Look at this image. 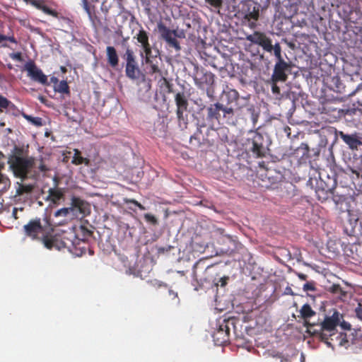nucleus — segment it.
Segmentation results:
<instances>
[{"label": "nucleus", "instance_id": "nucleus-1", "mask_svg": "<svg viewBox=\"0 0 362 362\" xmlns=\"http://www.w3.org/2000/svg\"><path fill=\"white\" fill-rule=\"evenodd\" d=\"M8 164L14 176L23 181L34 165V158L23 156L22 148L15 146L13 153L8 156Z\"/></svg>", "mask_w": 362, "mask_h": 362}, {"label": "nucleus", "instance_id": "nucleus-2", "mask_svg": "<svg viewBox=\"0 0 362 362\" xmlns=\"http://www.w3.org/2000/svg\"><path fill=\"white\" fill-rule=\"evenodd\" d=\"M220 275L219 267L216 264L205 265V261L199 259L193 266L192 276L197 281L204 286V284H209L211 287H218V282L217 276Z\"/></svg>", "mask_w": 362, "mask_h": 362}, {"label": "nucleus", "instance_id": "nucleus-3", "mask_svg": "<svg viewBox=\"0 0 362 362\" xmlns=\"http://www.w3.org/2000/svg\"><path fill=\"white\" fill-rule=\"evenodd\" d=\"M343 320V315L334 310L331 316H326L320 325V330L317 332L321 341L329 346H333L334 336L336 335V328Z\"/></svg>", "mask_w": 362, "mask_h": 362}, {"label": "nucleus", "instance_id": "nucleus-4", "mask_svg": "<svg viewBox=\"0 0 362 362\" xmlns=\"http://www.w3.org/2000/svg\"><path fill=\"white\" fill-rule=\"evenodd\" d=\"M25 234L33 240H40L41 236L53 231L50 218L45 215L42 218H35L23 226Z\"/></svg>", "mask_w": 362, "mask_h": 362}, {"label": "nucleus", "instance_id": "nucleus-5", "mask_svg": "<svg viewBox=\"0 0 362 362\" xmlns=\"http://www.w3.org/2000/svg\"><path fill=\"white\" fill-rule=\"evenodd\" d=\"M246 40L253 44L257 45L269 53L274 52L276 62L284 61L281 52V47L279 42L272 45V39L264 33L255 31L253 34L248 35Z\"/></svg>", "mask_w": 362, "mask_h": 362}, {"label": "nucleus", "instance_id": "nucleus-6", "mask_svg": "<svg viewBox=\"0 0 362 362\" xmlns=\"http://www.w3.org/2000/svg\"><path fill=\"white\" fill-rule=\"evenodd\" d=\"M158 33L170 47H173L176 51H180L181 47L176 37H184L183 33L178 34L176 30H170L163 23L159 22L157 25Z\"/></svg>", "mask_w": 362, "mask_h": 362}, {"label": "nucleus", "instance_id": "nucleus-7", "mask_svg": "<svg viewBox=\"0 0 362 362\" xmlns=\"http://www.w3.org/2000/svg\"><path fill=\"white\" fill-rule=\"evenodd\" d=\"M215 76L210 71H205L203 68L194 66L193 79L195 85L199 88H204L206 86H212L215 81Z\"/></svg>", "mask_w": 362, "mask_h": 362}, {"label": "nucleus", "instance_id": "nucleus-8", "mask_svg": "<svg viewBox=\"0 0 362 362\" xmlns=\"http://www.w3.org/2000/svg\"><path fill=\"white\" fill-rule=\"evenodd\" d=\"M249 150L257 158H262L265 156L266 146H264V139L262 134L255 132L252 136L247 139Z\"/></svg>", "mask_w": 362, "mask_h": 362}, {"label": "nucleus", "instance_id": "nucleus-9", "mask_svg": "<svg viewBox=\"0 0 362 362\" xmlns=\"http://www.w3.org/2000/svg\"><path fill=\"white\" fill-rule=\"evenodd\" d=\"M233 322L229 320H224L219 327L214 332L212 337L216 345L221 346L229 341L230 327Z\"/></svg>", "mask_w": 362, "mask_h": 362}, {"label": "nucleus", "instance_id": "nucleus-10", "mask_svg": "<svg viewBox=\"0 0 362 362\" xmlns=\"http://www.w3.org/2000/svg\"><path fill=\"white\" fill-rule=\"evenodd\" d=\"M24 69L27 71L28 76L33 81L39 82L42 85L48 84L47 76L36 66L33 61L30 60L26 62Z\"/></svg>", "mask_w": 362, "mask_h": 362}, {"label": "nucleus", "instance_id": "nucleus-11", "mask_svg": "<svg viewBox=\"0 0 362 362\" xmlns=\"http://www.w3.org/2000/svg\"><path fill=\"white\" fill-rule=\"evenodd\" d=\"M290 64L287 62H276L272 75V82H285L288 78L287 71L290 69Z\"/></svg>", "mask_w": 362, "mask_h": 362}, {"label": "nucleus", "instance_id": "nucleus-12", "mask_svg": "<svg viewBox=\"0 0 362 362\" xmlns=\"http://www.w3.org/2000/svg\"><path fill=\"white\" fill-rule=\"evenodd\" d=\"M58 240L62 242V245L64 247H67L70 251H74L76 255H78V239L76 237L75 233L70 230L66 231L60 235L59 237H57Z\"/></svg>", "mask_w": 362, "mask_h": 362}, {"label": "nucleus", "instance_id": "nucleus-13", "mask_svg": "<svg viewBox=\"0 0 362 362\" xmlns=\"http://www.w3.org/2000/svg\"><path fill=\"white\" fill-rule=\"evenodd\" d=\"M333 346L337 344L339 346H344L346 348L351 346V344L354 345L356 347H359L362 349V338H354L352 339V341L350 342L347 338V335L345 333L336 332V335L334 336V341H332Z\"/></svg>", "mask_w": 362, "mask_h": 362}, {"label": "nucleus", "instance_id": "nucleus-14", "mask_svg": "<svg viewBox=\"0 0 362 362\" xmlns=\"http://www.w3.org/2000/svg\"><path fill=\"white\" fill-rule=\"evenodd\" d=\"M26 4L31 5L34 8L42 11L44 13L55 18H60V13L52 8L45 4V0H23Z\"/></svg>", "mask_w": 362, "mask_h": 362}, {"label": "nucleus", "instance_id": "nucleus-15", "mask_svg": "<svg viewBox=\"0 0 362 362\" xmlns=\"http://www.w3.org/2000/svg\"><path fill=\"white\" fill-rule=\"evenodd\" d=\"M337 135L349 147V148L352 150H357L361 146H362L361 137L357 133L348 134L340 131L337 133Z\"/></svg>", "mask_w": 362, "mask_h": 362}, {"label": "nucleus", "instance_id": "nucleus-16", "mask_svg": "<svg viewBox=\"0 0 362 362\" xmlns=\"http://www.w3.org/2000/svg\"><path fill=\"white\" fill-rule=\"evenodd\" d=\"M154 56V59H147L146 64L148 65V73L150 75L158 74L159 76L162 75V71L159 68V64L161 62V59L159 57V50L157 49Z\"/></svg>", "mask_w": 362, "mask_h": 362}, {"label": "nucleus", "instance_id": "nucleus-17", "mask_svg": "<svg viewBox=\"0 0 362 362\" xmlns=\"http://www.w3.org/2000/svg\"><path fill=\"white\" fill-rule=\"evenodd\" d=\"M238 100L239 93L236 90L229 89L228 90L223 91L222 100L226 103L225 105L238 107Z\"/></svg>", "mask_w": 362, "mask_h": 362}, {"label": "nucleus", "instance_id": "nucleus-18", "mask_svg": "<svg viewBox=\"0 0 362 362\" xmlns=\"http://www.w3.org/2000/svg\"><path fill=\"white\" fill-rule=\"evenodd\" d=\"M71 209L72 210L78 211L83 215H86L90 212V205L88 203L76 197L71 199Z\"/></svg>", "mask_w": 362, "mask_h": 362}, {"label": "nucleus", "instance_id": "nucleus-19", "mask_svg": "<svg viewBox=\"0 0 362 362\" xmlns=\"http://www.w3.org/2000/svg\"><path fill=\"white\" fill-rule=\"evenodd\" d=\"M127 39L128 38L124 39L122 41V45L124 47H126V50H125L124 54L122 55V59L124 60H125V62H126L125 66L136 64H138V62L136 61V57L132 49L129 47V45H127Z\"/></svg>", "mask_w": 362, "mask_h": 362}, {"label": "nucleus", "instance_id": "nucleus-20", "mask_svg": "<svg viewBox=\"0 0 362 362\" xmlns=\"http://www.w3.org/2000/svg\"><path fill=\"white\" fill-rule=\"evenodd\" d=\"M259 16V9L258 6H254L252 9L250 11L249 9L248 12L244 16L245 22H247L248 25L251 28H254L256 27V22L258 20Z\"/></svg>", "mask_w": 362, "mask_h": 362}, {"label": "nucleus", "instance_id": "nucleus-21", "mask_svg": "<svg viewBox=\"0 0 362 362\" xmlns=\"http://www.w3.org/2000/svg\"><path fill=\"white\" fill-rule=\"evenodd\" d=\"M329 86L334 92L342 93L344 96H350L352 95V93H346L345 86L338 76H333L331 78Z\"/></svg>", "mask_w": 362, "mask_h": 362}, {"label": "nucleus", "instance_id": "nucleus-22", "mask_svg": "<svg viewBox=\"0 0 362 362\" xmlns=\"http://www.w3.org/2000/svg\"><path fill=\"white\" fill-rule=\"evenodd\" d=\"M222 109V104L220 103H216L211 105L207 108V117L211 120H217L219 121L221 119V112Z\"/></svg>", "mask_w": 362, "mask_h": 362}, {"label": "nucleus", "instance_id": "nucleus-23", "mask_svg": "<svg viewBox=\"0 0 362 362\" xmlns=\"http://www.w3.org/2000/svg\"><path fill=\"white\" fill-rule=\"evenodd\" d=\"M106 56L108 64L112 68H115L119 64V57L115 48L112 46L106 47Z\"/></svg>", "mask_w": 362, "mask_h": 362}, {"label": "nucleus", "instance_id": "nucleus-24", "mask_svg": "<svg viewBox=\"0 0 362 362\" xmlns=\"http://www.w3.org/2000/svg\"><path fill=\"white\" fill-rule=\"evenodd\" d=\"M177 112L186 111L188 107V100L184 92H179L175 96Z\"/></svg>", "mask_w": 362, "mask_h": 362}, {"label": "nucleus", "instance_id": "nucleus-25", "mask_svg": "<svg viewBox=\"0 0 362 362\" xmlns=\"http://www.w3.org/2000/svg\"><path fill=\"white\" fill-rule=\"evenodd\" d=\"M125 74L127 78L132 80L139 79L141 72L139 69V64H132L130 66H125Z\"/></svg>", "mask_w": 362, "mask_h": 362}, {"label": "nucleus", "instance_id": "nucleus-26", "mask_svg": "<svg viewBox=\"0 0 362 362\" xmlns=\"http://www.w3.org/2000/svg\"><path fill=\"white\" fill-rule=\"evenodd\" d=\"M47 200L54 204H58L64 197L63 191L59 188H49Z\"/></svg>", "mask_w": 362, "mask_h": 362}, {"label": "nucleus", "instance_id": "nucleus-27", "mask_svg": "<svg viewBox=\"0 0 362 362\" xmlns=\"http://www.w3.org/2000/svg\"><path fill=\"white\" fill-rule=\"evenodd\" d=\"M315 194L317 199L324 202L331 197L332 192H331V188L325 189L322 188V185H317L315 189Z\"/></svg>", "mask_w": 362, "mask_h": 362}, {"label": "nucleus", "instance_id": "nucleus-28", "mask_svg": "<svg viewBox=\"0 0 362 362\" xmlns=\"http://www.w3.org/2000/svg\"><path fill=\"white\" fill-rule=\"evenodd\" d=\"M34 189L33 185H24L22 182H17L16 184L15 196H22L30 194Z\"/></svg>", "mask_w": 362, "mask_h": 362}, {"label": "nucleus", "instance_id": "nucleus-29", "mask_svg": "<svg viewBox=\"0 0 362 362\" xmlns=\"http://www.w3.org/2000/svg\"><path fill=\"white\" fill-rule=\"evenodd\" d=\"M71 163L76 165L84 164L86 166H89L90 164V160L87 158L83 157L81 156V152L78 149H74V155Z\"/></svg>", "mask_w": 362, "mask_h": 362}, {"label": "nucleus", "instance_id": "nucleus-30", "mask_svg": "<svg viewBox=\"0 0 362 362\" xmlns=\"http://www.w3.org/2000/svg\"><path fill=\"white\" fill-rule=\"evenodd\" d=\"M299 312H300L301 317L305 320L310 319V317H312L316 315L315 311H314L312 309L311 306L308 303L304 304L301 307Z\"/></svg>", "mask_w": 362, "mask_h": 362}, {"label": "nucleus", "instance_id": "nucleus-31", "mask_svg": "<svg viewBox=\"0 0 362 362\" xmlns=\"http://www.w3.org/2000/svg\"><path fill=\"white\" fill-rule=\"evenodd\" d=\"M4 166V162L0 160V185H2V189H7L11 186V181L6 175L1 173Z\"/></svg>", "mask_w": 362, "mask_h": 362}, {"label": "nucleus", "instance_id": "nucleus-32", "mask_svg": "<svg viewBox=\"0 0 362 362\" xmlns=\"http://www.w3.org/2000/svg\"><path fill=\"white\" fill-rule=\"evenodd\" d=\"M136 40L141 47L149 45L148 33L144 29L141 28L136 35Z\"/></svg>", "mask_w": 362, "mask_h": 362}, {"label": "nucleus", "instance_id": "nucleus-33", "mask_svg": "<svg viewBox=\"0 0 362 362\" xmlns=\"http://www.w3.org/2000/svg\"><path fill=\"white\" fill-rule=\"evenodd\" d=\"M48 235L49 234H45L44 236H41L40 238V240H42V241L44 243L45 246L47 249H52L55 245L58 246L57 245L58 238H49Z\"/></svg>", "mask_w": 362, "mask_h": 362}, {"label": "nucleus", "instance_id": "nucleus-34", "mask_svg": "<svg viewBox=\"0 0 362 362\" xmlns=\"http://www.w3.org/2000/svg\"><path fill=\"white\" fill-rule=\"evenodd\" d=\"M54 90L56 92L70 95V89L67 82L64 80L61 81L58 84L54 85Z\"/></svg>", "mask_w": 362, "mask_h": 362}, {"label": "nucleus", "instance_id": "nucleus-35", "mask_svg": "<svg viewBox=\"0 0 362 362\" xmlns=\"http://www.w3.org/2000/svg\"><path fill=\"white\" fill-rule=\"evenodd\" d=\"M82 6L85 11L88 15L90 20L93 21L94 18H96L95 14V6H90L88 0H81Z\"/></svg>", "mask_w": 362, "mask_h": 362}, {"label": "nucleus", "instance_id": "nucleus-36", "mask_svg": "<svg viewBox=\"0 0 362 362\" xmlns=\"http://www.w3.org/2000/svg\"><path fill=\"white\" fill-rule=\"evenodd\" d=\"M237 108L238 107L222 104L221 112H223V117L230 119L233 116L234 110Z\"/></svg>", "mask_w": 362, "mask_h": 362}, {"label": "nucleus", "instance_id": "nucleus-37", "mask_svg": "<svg viewBox=\"0 0 362 362\" xmlns=\"http://www.w3.org/2000/svg\"><path fill=\"white\" fill-rule=\"evenodd\" d=\"M337 185V181L335 179H329V183H326L322 180H320L317 182V185H322V188L325 189L327 188H331V192H332L333 190H335Z\"/></svg>", "mask_w": 362, "mask_h": 362}, {"label": "nucleus", "instance_id": "nucleus-38", "mask_svg": "<svg viewBox=\"0 0 362 362\" xmlns=\"http://www.w3.org/2000/svg\"><path fill=\"white\" fill-rule=\"evenodd\" d=\"M185 111H180V114L179 112L176 111L179 126L181 129H184L187 128V119L184 116L183 113Z\"/></svg>", "mask_w": 362, "mask_h": 362}, {"label": "nucleus", "instance_id": "nucleus-39", "mask_svg": "<svg viewBox=\"0 0 362 362\" xmlns=\"http://www.w3.org/2000/svg\"><path fill=\"white\" fill-rule=\"evenodd\" d=\"M331 197L336 205L341 204L346 201V197L332 191Z\"/></svg>", "mask_w": 362, "mask_h": 362}, {"label": "nucleus", "instance_id": "nucleus-40", "mask_svg": "<svg viewBox=\"0 0 362 362\" xmlns=\"http://www.w3.org/2000/svg\"><path fill=\"white\" fill-rule=\"evenodd\" d=\"M352 173L355 174L357 177H360L361 173H362V156L360 157L356 161V165L351 168Z\"/></svg>", "mask_w": 362, "mask_h": 362}, {"label": "nucleus", "instance_id": "nucleus-41", "mask_svg": "<svg viewBox=\"0 0 362 362\" xmlns=\"http://www.w3.org/2000/svg\"><path fill=\"white\" fill-rule=\"evenodd\" d=\"M11 104V102L10 100L0 94V113H1L4 109H7Z\"/></svg>", "mask_w": 362, "mask_h": 362}, {"label": "nucleus", "instance_id": "nucleus-42", "mask_svg": "<svg viewBox=\"0 0 362 362\" xmlns=\"http://www.w3.org/2000/svg\"><path fill=\"white\" fill-rule=\"evenodd\" d=\"M303 289L304 291H315L316 287H315V282L313 281H307L303 287Z\"/></svg>", "mask_w": 362, "mask_h": 362}, {"label": "nucleus", "instance_id": "nucleus-43", "mask_svg": "<svg viewBox=\"0 0 362 362\" xmlns=\"http://www.w3.org/2000/svg\"><path fill=\"white\" fill-rule=\"evenodd\" d=\"M144 216V219L146 222H148L153 226L157 225L158 223L156 217L151 214H145Z\"/></svg>", "mask_w": 362, "mask_h": 362}, {"label": "nucleus", "instance_id": "nucleus-44", "mask_svg": "<svg viewBox=\"0 0 362 362\" xmlns=\"http://www.w3.org/2000/svg\"><path fill=\"white\" fill-rule=\"evenodd\" d=\"M70 211H72L71 208H62L57 211L54 214V216L56 217L66 216L69 214Z\"/></svg>", "mask_w": 362, "mask_h": 362}, {"label": "nucleus", "instance_id": "nucleus-45", "mask_svg": "<svg viewBox=\"0 0 362 362\" xmlns=\"http://www.w3.org/2000/svg\"><path fill=\"white\" fill-rule=\"evenodd\" d=\"M205 2L216 8H218L222 6L223 0H205Z\"/></svg>", "mask_w": 362, "mask_h": 362}, {"label": "nucleus", "instance_id": "nucleus-46", "mask_svg": "<svg viewBox=\"0 0 362 362\" xmlns=\"http://www.w3.org/2000/svg\"><path fill=\"white\" fill-rule=\"evenodd\" d=\"M206 125L204 122H202V123H199V122H198V123H197V132L194 134V136H191V138H190V139H199V137H198V136H199V134L202 133V128H203V127H206Z\"/></svg>", "mask_w": 362, "mask_h": 362}, {"label": "nucleus", "instance_id": "nucleus-47", "mask_svg": "<svg viewBox=\"0 0 362 362\" xmlns=\"http://www.w3.org/2000/svg\"><path fill=\"white\" fill-rule=\"evenodd\" d=\"M110 7L111 6L110 5H107V0H103L100 6V10L105 16H107Z\"/></svg>", "mask_w": 362, "mask_h": 362}, {"label": "nucleus", "instance_id": "nucleus-48", "mask_svg": "<svg viewBox=\"0 0 362 362\" xmlns=\"http://www.w3.org/2000/svg\"><path fill=\"white\" fill-rule=\"evenodd\" d=\"M229 280L228 276H223L222 277L217 276V281L218 282V286L223 287L228 284V281Z\"/></svg>", "mask_w": 362, "mask_h": 362}, {"label": "nucleus", "instance_id": "nucleus-49", "mask_svg": "<svg viewBox=\"0 0 362 362\" xmlns=\"http://www.w3.org/2000/svg\"><path fill=\"white\" fill-rule=\"evenodd\" d=\"M10 57L18 62H21L23 60L22 54L21 52H13L10 54Z\"/></svg>", "mask_w": 362, "mask_h": 362}, {"label": "nucleus", "instance_id": "nucleus-50", "mask_svg": "<svg viewBox=\"0 0 362 362\" xmlns=\"http://www.w3.org/2000/svg\"><path fill=\"white\" fill-rule=\"evenodd\" d=\"M126 203H132L134 204L135 206H136L140 210H145L146 208L141 204H140L139 202H138L135 199H127L125 201Z\"/></svg>", "mask_w": 362, "mask_h": 362}, {"label": "nucleus", "instance_id": "nucleus-51", "mask_svg": "<svg viewBox=\"0 0 362 362\" xmlns=\"http://www.w3.org/2000/svg\"><path fill=\"white\" fill-rule=\"evenodd\" d=\"M355 312H356V315L357 317L362 320V304L361 303L358 304V306L356 307Z\"/></svg>", "mask_w": 362, "mask_h": 362}, {"label": "nucleus", "instance_id": "nucleus-52", "mask_svg": "<svg viewBox=\"0 0 362 362\" xmlns=\"http://www.w3.org/2000/svg\"><path fill=\"white\" fill-rule=\"evenodd\" d=\"M141 47L144 50V52L145 53V56H147V55L150 56V54L153 53L151 45L150 44L145 45L144 47Z\"/></svg>", "mask_w": 362, "mask_h": 362}, {"label": "nucleus", "instance_id": "nucleus-53", "mask_svg": "<svg viewBox=\"0 0 362 362\" xmlns=\"http://www.w3.org/2000/svg\"><path fill=\"white\" fill-rule=\"evenodd\" d=\"M31 122L36 125L37 127H40L42 125V118L40 117H33V119H32V121Z\"/></svg>", "mask_w": 362, "mask_h": 362}, {"label": "nucleus", "instance_id": "nucleus-54", "mask_svg": "<svg viewBox=\"0 0 362 362\" xmlns=\"http://www.w3.org/2000/svg\"><path fill=\"white\" fill-rule=\"evenodd\" d=\"M277 82H273L272 86V93L274 94H279L280 93V88L276 85Z\"/></svg>", "mask_w": 362, "mask_h": 362}, {"label": "nucleus", "instance_id": "nucleus-55", "mask_svg": "<svg viewBox=\"0 0 362 362\" xmlns=\"http://www.w3.org/2000/svg\"><path fill=\"white\" fill-rule=\"evenodd\" d=\"M164 81L165 82L166 88L168 89V93H174L173 90V85L170 83L169 81H168L165 78H164Z\"/></svg>", "mask_w": 362, "mask_h": 362}, {"label": "nucleus", "instance_id": "nucleus-56", "mask_svg": "<svg viewBox=\"0 0 362 362\" xmlns=\"http://www.w3.org/2000/svg\"><path fill=\"white\" fill-rule=\"evenodd\" d=\"M117 4V6L120 9H124V3L127 1V0H115Z\"/></svg>", "mask_w": 362, "mask_h": 362}, {"label": "nucleus", "instance_id": "nucleus-57", "mask_svg": "<svg viewBox=\"0 0 362 362\" xmlns=\"http://www.w3.org/2000/svg\"><path fill=\"white\" fill-rule=\"evenodd\" d=\"M226 238L233 245L234 249H236L237 248V246H236L237 242H236V240H233V238L231 236H230V235L226 236ZM233 250V248L231 249V250Z\"/></svg>", "mask_w": 362, "mask_h": 362}, {"label": "nucleus", "instance_id": "nucleus-58", "mask_svg": "<svg viewBox=\"0 0 362 362\" xmlns=\"http://www.w3.org/2000/svg\"><path fill=\"white\" fill-rule=\"evenodd\" d=\"M296 275L300 280L305 281L308 279V275L303 273L296 272Z\"/></svg>", "mask_w": 362, "mask_h": 362}, {"label": "nucleus", "instance_id": "nucleus-59", "mask_svg": "<svg viewBox=\"0 0 362 362\" xmlns=\"http://www.w3.org/2000/svg\"><path fill=\"white\" fill-rule=\"evenodd\" d=\"M340 325L344 329H351V325L349 323H347V322H346L344 321L341 322Z\"/></svg>", "mask_w": 362, "mask_h": 362}, {"label": "nucleus", "instance_id": "nucleus-60", "mask_svg": "<svg viewBox=\"0 0 362 362\" xmlns=\"http://www.w3.org/2000/svg\"><path fill=\"white\" fill-rule=\"evenodd\" d=\"M38 168L40 169V170L41 172H46L47 170H48V168H47V166L43 163H41L40 165V166L38 167Z\"/></svg>", "mask_w": 362, "mask_h": 362}, {"label": "nucleus", "instance_id": "nucleus-61", "mask_svg": "<svg viewBox=\"0 0 362 362\" xmlns=\"http://www.w3.org/2000/svg\"><path fill=\"white\" fill-rule=\"evenodd\" d=\"M17 212H18V209L14 207L13 209V211H12V216L15 218V219H18V216H17Z\"/></svg>", "mask_w": 362, "mask_h": 362}, {"label": "nucleus", "instance_id": "nucleus-62", "mask_svg": "<svg viewBox=\"0 0 362 362\" xmlns=\"http://www.w3.org/2000/svg\"><path fill=\"white\" fill-rule=\"evenodd\" d=\"M6 40H8L9 42H12V43H16V40L15 39L14 37H8L6 36V38L5 39V41Z\"/></svg>", "mask_w": 362, "mask_h": 362}, {"label": "nucleus", "instance_id": "nucleus-63", "mask_svg": "<svg viewBox=\"0 0 362 362\" xmlns=\"http://www.w3.org/2000/svg\"><path fill=\"white\" fill-rule=\"evenodd\" d=\"M301 146L305 148L304 149L305 150V153H303V156H304L305 154L308 153V151H309L308 146L307 144H302Z\"/></svg>", "mask_w": 362, "mask_h": 362}, {"label": "nucleus", "instance_id": "nucleus-64", "mask_svg": "<svg viewBox=\"0 0 362 362\" xmlns=\"http://www.w3.org/2000/svg\"><path fill=\"white\" fill-rule=\"evenodd\" d=\"M280 358H281L280 362H291V361L288 358L284 357L283 356H281Z\"/></svg>", "mask_w": 362, "mask_h": 362}]
</instances>
